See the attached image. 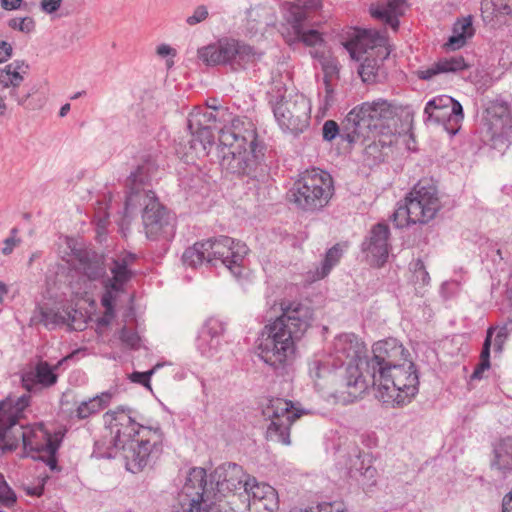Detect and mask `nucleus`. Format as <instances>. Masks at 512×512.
Listing matches in <instances>:
<instances>
[{"label":"nucleus","instance_id":"f257e3e1","mask_svg":"<svg viewBox=\"0 0 512 512\" xmlns=\"http://www.w3.org/2000/svg\"><path fill=\"white\" fill-rule=\"evenodd\" d=\"M281 315L264 326L258 337V355L274 369L283 368L294 356L313 319V310L301 302L282 301Z\"/></svg>","mask_w":512,"mask_h":512},{"label":"nucleus","instance_id":"f03ea898","mask_svg":"<svg viewBox=\"0 0 512 512\" xmlns=\"http://www.w3.org/2000/svg\"><path fill=\"white\" fill-rule=\"evenodd\" d=\"M220 164L233 174L247 176L258 182L268 178V168L263 162V147L257 143V133L252 122L234 118L219 131Z\"/></svg>","mask_w":512,"mask_h":512},{"label":"nucleus","instance_id":"7ed1b4c3","mask_svg":"<svg viewBox=\"0 0 512 512\" xmlns=\"http://www.w3.org/2000/svg\"><path fill=\"white\" fill-rule=\"evenodd\" d=\"M156 170V162L149 158L131 172L126 183L128 192L125 213L128 215L134 209L143 207L142 220L147 238L170 241L175 235V215L159 202L152 190L147 188Z\"/></svg>","mask_w":512,"mask_h":512},{"label":"nucleus","instance_id":"20e7f679","mask_svg":"<svg viewBox=\"0 0 512 512\" xmlns=\"http://www.w3.org/2000/svg\"><path fill=\"white\" fill-rule=\"evenodd\" d=\"M30 396L8 397L0 402V442L3 449L12 451L22 442L26 452L42 453L48 444H54L60 438L52 437L42 428L24 426L19 423L24 409L29 405Z\"/></svg>","mask_w":512,"mask_h":512},{"label":"nucleus","instance_id":"39448f33","mask_svg":"<svg viewBox=\"0 0 512 512\" xmlns=\"http://www.w3.org/2000/svg\"><path fill=\"white\" fill-rule=\"evenodd\" d=\"M248 251L245 243L221 235L196 242L192 247H188L182 255V261L192 268L204 262L212 266L221 264L234 277L240 278L244 271L243 261Z\"/></svg>","mask_w":512,"mask_h":512},{"label":"nucleus","instance_id":"423d86ee","mask_svg":"<svg viewBox=\"0 0 512 512\" xmlns=\"http://www.w3.org/2000/svg\"><path fill=\"white\" fill-rule=\"evenodd\" d=\"M393 116V107L385 99L364 102L347 114L343 121L342 140L363 143L381 134Z\"/></svg>","mask_w":512,"mask_h":512},{"label":"nucleus","instance_id":"0eeeda50","mask_svg":"<svg viewBox=\"0 0 512 512\" xmlns=\"http://www.w3.org/2000/svg\"><path fill=\"white\" fill-rule=\"evenodd\" d=\"M376 397L383 403L403 406L411 402L419 390V376L415 364L409 359L388 367L372 379Z\"/></svg>","mask_w":512,"mask_h":512},{"label":"nucleus","instance_id":"6e6552de","mask_svg":"<svg viewBox=\"0 0 512 512\" xmlns=\"http://www.w3.org/2000/svg\"><path fill=\"white\" fill-rule=\"evenodd\" d=\"M441 208L437 187L430 179H421L399 203L392 215L397 228L409 224H426L432 220Z\"/></svg>","mask_w":512,"mask_h":512},{"label":"nucleus","instance_id":"1a4fd4ad","mask_svg":"<svg viewBox=\"0 0 512 512\" xmlns=\"http://www.w3.org/2000/svg\"><path fill=\"white\" fill-rule=\"evenodd\" d=\"M334 194L331 175L318 168L300 174L287 192V199L297 209L305 212L322 210Z\"/></svg>","mask_w":512,"mask_h":512},{"label":"nucleus","instance_id":"9d476101","mask_svg":"<svg viewBox=\"0 0 512 512\" xmlns=\"http://www.w3.org/2000/svg\"><path fill=\"white\" fill-rule=\"evenodd\" d=\"M365 352V344L355 334L345 333L334 339L333 350L327 355L339 369L345 367L346 375L340 387L346 388L353 397H357L367 387L359 367Z\"/></svg>","mask_w":512,"mask_h":512},{"label":"nucleus","instance_id":"9b49d317","mask_svg":"<svg viewBox=\"0 0 512 512\" xmlns=\"http://www.w3.org/2000/svg\"><path fill=\"white\" fill-rule=\"evenodd\" d=\"M386 45L387 37L372 30L359 32L355 39L345 44L351 58L362 61L358 73L363 82L376 81L378 70L389 55Z\"/></svg>","mask_w":512,"mask_h":512},{"label":"nucleus","instance_id":"f8f14e48","mask_svg":"<svg viewBox=\"0 0 512 512\" xmlns=\"http://www.w3.org/2000/svg\"><path fill=\"white\" fill-rule=\"evenodd\" d=\"M273 113L283 131L292 134L302 133L308 126L311 113L310 101L303 95L281 96L273 104Z\"/></svg>","mask_w":512,"mask_h":512},{"label":"nucleus","instance_id":"ddd939ff","mask_svg":"<svg viewBox=\"0 0 512 512\" xmlns=\"http://www.w3.org/2000/svg\"><path fill=\"white\" fill-rule=\"evenodd\" d=\"M263 415L270 420L266 430L267 440L290 445V428L301 416V411L295 409L291 401L272 398L264 407Z\"/></svg>","mask_w":512,"mask_h":512},{"label":"nucleus","instance_id":"4468645a","mask_svg":"<svg viewBox=\"0 0 512 512\" xmlns=\"http://www.w3.org/2000/svg\"><path fill=\"white\" fill-rule=\"evenodd\" d=\"M162 440L163 433L159 427L143 428L140 439L121 449L127 470L138 473L145 468L160 453Z\"/></svg>","mask_w":512,"mask_h":512},{"label":"nucleus","instance_id":"2eb2a0df","mask_svg":"<svg viewBox=\"0 0 512 512\" xmlns=\"http://www.w3.org/2000/svg\"><path fill=\"white\" fill-rule=\"evenodd\" d=\"M425 122L441 124L450 134L455 135L464 118L462 105L448 95L434 97L426 103Z\"/></svg>","mask_w":512,"mask_h":512},{"label":"nucleus","instance_id":"dca6fc26","mask_svg":"<svg viewBox=\"0 0 512 512\" xmlns=\"http://www.w3.org/2000/svg\"><path fill=\"white\" fill-rule=\"evenodd\" d=\"M486 126L494 147H508L512 142V107L503 99L489 102Z\"/></svg>","mask_w":512,"mask_h":512},{"label":"nucleus","instance_id":"f3484780","mask_svg":"<svg viewBox=\"0 0 512 512\" xmlns=\"http://www.w3.org/2000/svg\"><path fill=\"white\" fill-rule=\"evenodd\" d=\"M373 356L365 361L366 373L373 379L388 367H394L409 360L410 353L396 338L376 342L372 347Z\"/></svg>","mask_w":512,"mask_h":512},{"label":"nucleus","instance_id":"a211bd4d","mask_svg":"<svg viewBox=\"0 0 512 512\" xmlns=\"http://www.w3.org/2000/svg\"><path fill=\"white\" fill-rule=\"evenodd\" d=\"M224 115L225 111H220L216 107H199L189 114L187 127L192 136L190 140L191 149L196 150L200 146L205 150L206 144H212L214 139L213 125Z\"/></svg>","mask_w":512,"mask_h":512},{"label":"nucleus","instance_id":"6ab92c4d","mask_svg":"<svg viewBox=\"0 0 512 512\" xmlns=\"http://www.w3.org/2000/svg\"><path fill=\"white\" fill-rule=\"evenodd\" d=\"M111 434L113 435L114 446L120 451L130 442H134L136 436H142V429L145 428L138 424L124 409L108 411L104 415Z\"/></svg>","mask_w":512,"mask_h":512},{"label":"nucleus","instance_id":"aec40b11","mask_svg":"<svg viewBox=\"0 0 512 512\" xmlns=\"http://www.w3.org/2000/svg\"><path fill=\"white\" fill-rule=\"evenodd\" d=\"M335 363L325 354L315 355L308 363V373L318 391L332 390L338 381Z\"/></svg>","mask_w":512,"mask_h":512},{"label":"nucleus","instance_id":"412c9836","mask_svg":"<svg viewBox=\"0 0 512 512\" xmlns=\"http://www.w3.org/2000/svg\"><path fill=\"white\" fill-rule=\"evenodd\" d=\"M249 512H276L279 508L277 491L267 483H258L250 478L248 489H244Z\"/></svg>","mask_w":512,"mask_h":512},{"label":"nucleus","instance_id":"4be33fe9","mask_svg":"<svg viewBox=\"0 0 512 512\" xmlns=\"http://www.w3.org/2000/svg\"><path fill=\"white\" fill-rule=\"evenodd\" d=\"M237 40L222 38L215 44L202 47L198 50L199 58L207 65H226L234 68Z\"/></svg>","mask_w":512,"mask_h":512},{"label":"nucleus","instance_id":"5701e85b","mask_svg":"<svg viewBox=\"0 0 512 512\" xmlns=\"http://www.w3.org/2000/svg\"><path fill=\"white\" fill-rule=\"evenodd\" d=\"M389 227L386 224L378 223L370 231L369 236L363 241L361 247L363 252H367L372 257L373 263L382 266L389 254L390 245Z\"/></svg>","mask_w":512,"mask_h":512},{"label":"nucleus","instance_id":"b1692460","mask_svg":"<svg viewBox=\"0 0 512 512\" xmlns=\"http://www.w3.org/2000/svg\"><path fill=\"white\" fill-rule=\"evenodd\" d=\"M76 270L90 281L109 278L106 274L105 258L92 250H80L75 254Z\"/></svg>","mask_w":512,"mask_h":512},{"label":"nucleus","instance_id":"393cba45","mask_svg":"<svg viewBox=\"0 0 512 512\" xmlns=\"http://www.w3.org/2000/svg\"><path fill=\"white\" fill-rule=\"evenodd\" d=\"M224 329L223 323L218 319L211 318L206 321L197 339V349L203 356L211 358L218 353Z\"/></svg>","mask_w":512,"mask_h":512},{"label":"nucleus","instance_id":"a878e982","mask_svg":"<svg viewBox=\"0 0 512 512\" xmlns=\"http://www.w3.org/2000/svg\"><path fill=\"white\" fill-rule=\"evenodd\" d=\"M348 473L351 477L357 478L364 489L370 488L376 484L377 470L370 465V461H365L358 447H354L349 454V463L346 464Z\"/></svg>","mask_w":512,"mask_h":512},{"label":"nucleus","instance_id":"bb28decb","mask_svg":"<svg viewBox=\"0 0 512 512\" xmlns=\"http://www.w3.org/2000/svg\"><path fill=\"white\" fill-rule=\"evenodd\" d=\"M405 0H380L370 6L371 16L390 26L394 31L399 27V18L404 14Z\"/></svg>","mask_w":512,"mask_h":512},{"label":"nucleus","instance_id":"cd10ccee","mask_svg":"<svg viewBox=\"0 0 512 512\" xmlns=\"http://www.w3.org/2000/svg\"><path fill=\"white\" fill-rule=\"evenodd\" d=\"M292 24L294 33V41L302 42L306 46L315 47L323 43L322 34L311 27V24L306 21V16L303 11L298 10L293 13V20H289Z\"/></svg>","mask_w":512,"mask_h":512},{"label":"nucleus","instance_id":"c85d7f7f","mask_svg":"<svg viewBox=\"0 0 512 512\" xmlns=\"http://www.w3.org/2000/svg\"><path fill=\"white\" fill-rule=\"evenodd\" d=\"M466 68L468 65L462 56H452L441 58L431 66L418 70L416 74L422 80H430L438 74L456 73Z\"/></svg>","mask_w":512,"mask_h":512},{"label":"nucleus","instance_id":"c756f323","mask_svg":"<svg viewBox=\"0 0 512 512\" xmlns=\"http://www.w3.org/2000/svg\"><path fill=\"white\" fill-rule=\"evenodd\" d=\"M136 260V255L133 253H125L117 258H113L111 264L109 265V270L113 275V285L112 287H119L122 283H128L132 276L133 272L129 268Z\"/></svg>","mask_w":512,"mask_h":512},{"label":"nucleus","instance_id":"7c9ffc66","mask_svg":"<svg viewBox=\"0 0 512 512\" xmlns=\"http://www.w3.org/2000/svg\"><path fill=\"white\" fill-rule=\"evenodd\" d=\"M473 34L474 28L471 17L462 18L454 23L453 34L449 37L445 46L451 50L460 49Z\"/></svg>","mask_w":512,"mask_h":512},{"label":"nucleus","instance_id":"2f4dec72","mask_svg":"<svg viewBox=\"0 0 512 512\" xmlns=\"http://www.w3.org/2000/svg\"><path fill=\"white\" fill-rule=\"evenodd\" d=\"M74 321L70 311L57 312L50 308L41 307L38 314L31 318L33 323H42L45 327L53 329L58 325L70 324Z\"/></svg>","mask_w":512,"mask_h":512},{"label":"nucleus","instance_id":"473e14b6","mask_svg":"<svg viewBox=\"0 0 512 512\" xmlns=\"http://www.w3.org/2000/svg\"><path fill=\"white\" fill-rule=\"evenodd\" d=\"M112 399V393L106 391L100 395L82 401L75 410V416L78 419H86L91 415L103 410Z\"/></svg>","mask_w":512,"mask_h":512},{"label":"nucleus","instance_id":"72a5a7b5","mask_svg":"<svg viewBox=\"0 0 512 512\" xmlns=\"http://www.w3.org/2000/svg\"><path fill=\"white\" fill-rule=\"evenodd\" d=\"M27 69L28 65L24 61L15 60L0 72V84L4 88L20 86L24 79L22 73H26Z\"/></svg>","mask_w":512,"mask_h":512},{"label":"nucleus","instance_id":"f704fd0d","mask_svg":"<svg viewBox=\"0 0 512 512\" xmlns=\"http://www.w3.org/2000/svg\"><path fill=\"white\" fill-rule=\"evenodd\" d=\"M492 466L503 474L512 471V437H506L496 446Z\"/></svg>","mask_w":512,"mask_h":512},{"label":"nucleus","instance_id":"c9c22d12","mask_svg":"<svg viewBox=\"0 0 512 512\" xmlns=\"http://www.w3.org/2000/svg\"><path fill=\"white\" fill-rule=\"evenodd\" d=\"M236 48L234 69H236V67L246 68L247 65L257 64L262 60L264 55L263 51L240 40H237Z\"/></svg>","mask_w":512,"mask_h":512},{"label":"nucleus","instance_id":"e433bc0d","mask_svg":"<svg viewBox=\"0 0 512 512\" xmlns=\"http://www.w3.org/2000/svg\"><path fill=\"white\" fill-rule=\"evenodd\" d=\"M72 355L66 356L61 359L55 367H51L46 361H40L35 366L34 376L37 377L38 383H40L41 387H51L56 384L58 376L54 372V370L60 366L63 362L70 359Z\"/></svg>","mask_w":512,"mask_h":512},{"label":"nucleus","instance_id":"4c0bfd02","mask_svg":"<svg viewBox=\"0 0 512 512\" xmlns=\"http://www.w3.org/2000/svg\"><path fill=\"white\" fill-rule=\"evenodd\" d=\"M482 14L484 19L491 20L493 16L512 14V0H483Z\"/></svg>","mask_w":512,"mask_h":512},{"label":"nucleus","instance_id":"58836bf2","mask_svg":"<svg viewBox=\"0 0 512 512\" xmlns=\"http://www.w3.org/2000/svg\"><path fill=\"white\" fill-rule=\"evenodd\" d=\"M113 275L111 278H105L102 282L104 287V293L101 297V304L107 312H111L114 309V302L116 299V294L124 291V286L127 283H122L119 287H112L113 285Z\"/></svg>","mask_w":512,"mask_h":512},{"label":"nucleus","instance_id":"ea45409f","mask_svg":"<svg viewBox=\"0 0 512 512\" xmlns=\"http://www.w3.org/2000/svg\"><path fill=\"white\" fill-rule=\"evenodd\" d=\"M341 256H342V250H341L339 244H336L332 248H330L327 251V253H326V256H325V259L323 261V265H322L321 271L318 272V276L320 278L325 277L330 272L332 267L336 263H338V261L341 258Z\"/></svg>","mask_w":512,"mask_h":512},{"label":"nucleus","instance_id":"a19ab883","mask_svg":"<svg viewBox=\"0 0 512 512\" xmlns=\"http://www.w3.org/2000/svg\"><path fill=\"white\" fill-rule=\"evenodd\" d=\"M290 512H347L342 502H324L309 509L294 508Z\"/></svg>","mask_w":512,"mask_h":512},{"label":"nucleus","instance_id":"79ce46f5","mask_svg":"<svg viewBox=\"0 0 512 512\" xmlns=\"http://www.w3.org/2000/svg\"><path fill=\"white\" fill-rule=\"evenodd\" d=\"M61 439L58 441H54V444H48V448L43 452L45 456H39L45 464L50 468L51 471H60V467L58 466V461L56 457V453L60 447Z\"/></svg>","mask_w":512,"mask_h":512},{"label":"nucleus","instance_id":"37998d69","mask_svg":"<svg viewBox=\"0 0 512 512\" xmlns=\"http://www.w3.org/2000/svg\"><path fill=\"white\" fill-rule=\"evenodd\" d=\"M313 56L319 57L320 64L324 72V80L327 79L330 81V78L336 75L339 71L337 61L332 58L326 57L323 54L319 55L318 52H315Z\"/></svg>","mask_w":512,"mask_h":512},{"label":"nucleus","instance_id":"c03bdc74","mask_svg":"<svg viewBox=\"0 0 512 512\" xmlns=\"http://www.w3.org/2000/svg\"><path fill=\"white\" fill-rule=\"evenodd\" d=\"M209 17L208 7L204 4L198 5L194 8L192 15L185 19L188 26H195L207 20Z\"/></svg>","mask_w":512,"mask_h":512},{"label":"nucleus","instance_id":"a18cd8bd","mask_svg":"<svg viewBox=\"0 0 512 512\" xmlns=\"http://www.w3.org/2000/svg\"><path fill=\"white\" fill-rule=\"evenodd\" d=\"M8 26L23 33H30L35 29V22L31 17L12 18L8 21Z\"/></svg>","mask_w":512,"mask_h":512},{"label":"nucleus","instance_id":"49530a36","mask_svg":"<svg viewBox=\"0 0 512 512\" xmlns=\"http://www.w3.org/2000/svg\"><path fill=\"white\" fill-rule=\"evenodd\" d=\"M343 127L340 128L334 120H327L322 127V135L325 141L331 142L337 136L342 139Z\"/></svg>","mask_w":512,"mask_h":512},{"label":"nucleus","instance_id":"de8ad7c7","mask_svg":"<svg viewBox=\"0 0 512 512\" xmlns=\"http://www.w3.org/2000/svg\"><path fill=\"white\" fill-rule=\"evenodd\" d=\"M296 2L298 4L292 7L289 20H293V13L300 10L305 13L306 21H308V12L311 10H317L321 7V0H296Z\"/></svg>","mask_w":512,"mask_h":512},{"label":"nucleus","instance_id":"09e8293b","mask_svg":"<svg viewBox=\"0 0 512 512\" xmlns=\"http://www.w3.org/2000/svg\"><path fill=\"white\" fill-rule=\"evenodd\" d=\"M413 277L416 282L422 285H428L430 282L429 273L426 271L425 265L421 259L415 260L412 264Z\"/></svg>","mask_w":512,"mask_h":512},{"label":"nucleus","instance_id":"8fccbe9b","mask_svg":"<svg viewBox=\"0 0 512 512\" xmlns=\"http://www.w3.org/2000/svg\"><path fill=\"white\" fill-rule=\"evenodd\" d=\"M104 443L101 441H96L94 444V450L92 456L97 459H112L117 457L118 448L114 445L112 447H108L106 451L103 450Z\"/></svg>","mask_w":512,"mask_h":512},{"label":"nucleus","instance_id":"3c124183","mask_svg":"<svg viewBox=\"0 0 512 512\" xmlns=\"http://www.w3.org/2000/svg\"><path fill=\"white\" fill-rule=\"evenodd\" d=\"M120 339L130 348L137 349L139 347L140 337L136 331L130 328L123 327L121 329Z\"/></svg>","mask_w":512,"mask_h":512},{"label":"nucleus","instance_id":"603ef678","mask_svg":"<svg viewBox=\"0 0 512 512\" xmlns=\"http://www.w3.org/2000/svg\"><path fill=\"white\" fill-rule=\"evenodd\" d=\"M158 366L159 365H157L153 369L146 371V372H137V371L133 372L132 374H130L129 379L134 383H138L145 387L150 388V377L155 372V369Z\"/></svg>","mask_w":512,"mask_h":512},{"label":"nucleus","instance_id":"864d4df0","mask_svg":"<svg viewBox=\"0 0 512 512\" xmlns=\"http://www.w3.org/2000/svg\"><path fill=\"white\" fill-rule=\"evenodd\" d=\"M22 386L28 392H35L39 389L40 383L37 381V377L34 376V371L25 372L21 378Z\"/></svg>","mask_w":512,"mask_h":512},{"label":"nucleus","instance_id":"5fc2aeb1","mask_svg":"<svg viewBox=\"0 0 512 512\" xmlns=\"http://www.w3.org/2000/svg\"><path fill=\"white\" fill-rule=\"evenodd\" d=\"M18 230L13 228L10 231V236L3 241V247L1 249L2 254L10 255L14 248L20 243V240L16 238Z\"/></svg>","mask_w":512,"mask_h":512},{"label":"nucleus","instance_id":"6e6d98bb","mask_svg":"<svg viewBox=\"0 0 512 512\" xmlns=\"http://www.w3.org/2000/svg\"><path fill=\"white\" fill-rule=\"evenodd\" d=\"M494 332V328H489L487 330L486 338L483 343L482 351L480 354V361L490 364V348L492 344V335Z\"/></svg>","mask_w":512,"mask_h":512},{"label":"nucleus","instance_id":"4d7b16f0","mask_svg":"<svg viewBox=\"0 0 512 512\" xmlns=\"http://www.w3.org/2000/svg\"><path fill=\"white\" fill-rule=\"evenodd\" d=\"M48 476L38 478L36 485H25L24 490L27 495L40 497L44 492V486Z\"/></svg>","mask_w":512,"mask_h":512},{"label":"nucleus","instance_id":"13d9d810","mask_svg":"<svg viewBox=\"0 0 512 512\" xmlns=\"http://www.w3.org/2000/svg\"><path fill=\"white\" fill-rule=\"evenodd\" d=\"M13 48L7 41H0V64L8 61L12 57Z\"/></svg>","mask_w":512,"mask_h":512},{"label":"nucleus","instance_id":"bf43d9fd","mask_svg":"<svg viewBox=\"0 0 512 512\" xmlns=\"http://www.w3.org/2000/svg\"><path fill=\"white\" fill-rule=\"evenodd\" d=\"M506 337H507V334H506L505 328H502L497 332V334L493 340V346H494L495 352L502 351L503 344L506 340Z\"/></svg>","mask_w":512,"mask_h":512},{"label":"nucleus","instance_id":"052dcab7","mask_svg":"<svg viewBox=\"0 0 512 512\" xmlns=\"http://www.w3.org/2000/svg\"><path fill=\"white\" fill-rule=\"evenodd\" d=\"M61 1L62 0H42L41 8L46 13L51 14L59 9Z\"/></svg>","mask_w":512,"mask_h":512},{"label":"nucleus","instance_id":"680f3d73","mask_svg":"<svg viewBox=\"0 0 512 512\" xmlns=\"http://www.w3.org/2000/svg\"><path fill=\"white\" fill-rule=\"evenodd\" d=\"M490 368V364L480 361L471 374V380H480L483 378V373Z\"/></svg>","mask_w":512,"mask_h":512},{"label":"nucleus","instance_id":"e2e57ef3","mask_svg":"<svg viewBox=\"0 0 512 512\" xmlns=\"http://www.w3.org/2000/svg\"><path fill=\"white\" fill-rule=\"evenodd\" d=\"M325 97H324V106L327 108L333 102V88L329 80L325 79Z\"/></svg>","mask_w":512,"mask_h":512},{"label":"nucleus","instance_id":"0e129e2a","mask_svg":"<svg viewBox=\"0 0 512 512\" xmlns=\"http://www.w3.org/2000/svg\"><path fill=\"white\" fill-rule=\"evenodd\" d=\"M22 0H1V6L5 10H16L20 8Z\"/></svg>","mask_w":512,"mask_h":512},{"label":"nucleus","instance_id":"69168bd1","mask_svg":"<svg viewBox=\"0 0 512 512\" xmlns=\"http://www.w3.org/2000/svg\"><path fill=\"white\" fill-rule=\"evenodd\" d=\"M502 512H512V490L503 498Z\"/></svg>","mask_w":512,"mask_h":512},{"label":"nucleus","instance_id":"338daca9","mask_svg":"<svg viewBox=\"0 0 512 512\" xmlns=\"http://www.w3.org/2000/svg\"><path fill=\"white\" fill-rule=\"evenodd\" d=\"M157 54L161 57L175 55L174 50L167 44H161L157 47Z\"/></svg>","mask_w":512,"mask_h":512},{"label":"nucleus","instance_id":"774afa93","mask_svg":"<svg viewBox=\"0 0 512 512\" xmlns=\"http://www.w3.org/2000/svg\"><path fill=\"white\" fill-rule=\"evenodd\" d=\"M70 111V104L66 103L65 105H63L61 108H60V111H59V116L60 117H64L68 114V112Z\"/></svg>","mask_w":512,"mask_h":512}]
</instances>
